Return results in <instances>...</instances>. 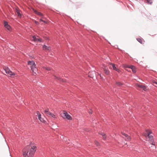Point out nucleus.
Masks as SVG:
<instances>
[{
	"label": "nucleus",
	"instance_id": "obj_22",
	"mask_svg": "<svg viewBox=\"0 0 157 157\" xmlns=\"http://www.w3.org/2000/svg\"><path fill=\"white\" fill-rule=\"evenodd\" d=\"M116 84L118 86H120L123 85V84L122 83L120 82H117Z\"/></svg>",
	"mask_w": 157,
	"mask_h": 157
},
{
	"label": "nucleus",
	"instance_id": "obj_6",
	"mask_svg": "<svg viewBox=\"0 0 157 157\" xmlns=\"http://www.w3.org/2000/svg\"><path fill=\"white\" fill-rule=\"evenodd\" d=\"M110 65H111V66H112L113 69L117 71L118 72H119L120 71V69L116 68L115 64H113L112 63H109V68H111V66H110Z\"/></svg>",
	"mask_w": 157,
	"mask_h": 157
},
{
	"label": "nucleus",
	"instance_id": "obj_3",
	"mask_svg": "<svg viewBox=\"0 0 157 157\" xmlns=\"http://www.w3.org/2000/svg\"><path fill=\"white\" fill-rule=\"evenodd\" d=\"M146 131L147 134H144V135L146 137H148L149 138L150 143L152 145H155V142L153 140V136L150 135V134L151 133V131L149 130H147Z\"/></svg>",
	"mask_w": 157,
	"mask_h": 157
},
{
	"label": "nucleus",
	"instance_id": "obj_19",
	"mask_svg": "<svg viewBox=\"0 0 157 157\" xmlns=\"http://www.w3.org/2000/svg\"><path fill=\"white\" fill-rule=\"evenodd\" d=\"M16 11L18 17H21V14L20 13L19 10L16 9Z\"/></svg>",
	"mask_w": 157,
	"mask_h": 157
},
{
	"label": "nucleus",
	"instance_id": "obj_29",
	"mask_svg": "<svg viewBox=\"0 0 157 157\" xmlns=\"http://www.w3.org/2000/svg\"><path fill=\"white\" fill-rule=\"evenodd\" d=\"M124 68H129V67L128 65H124Z\"/></svg>",
	"mask_w": 157,
	"mask_h": 157
},
{
	"label": "nucleus",
	"instance_id": "obj_31",
	"mask_svg": "<svg viewBox=\"0 0 157 157\" xmlns=\"http://www.w3.org/2000/svg\"><path fill=\"white\" fill-rule=\"evenodd\" d=\"M148 2L150 3H151V2L150 1V0H147Z\"/></svg>",
	"mask_w": 157,
	"mask_h": 157
},
{
	"label": "nucleus",
	"instance_id": "obj_13",
	"mask_svg": "<svg viewBox=\"0 0 157 157\" xmlns=\"http://www.w3.org/2000/svg\"><path fill=\"white\" fill-rule=\"evenodd\" d=\"M34 12L36 14L40 16H43V15L40 12L37 11V10L33 9Z\"/></svg>",
	"mask_w": 157,
	"mask_h": 157
},
{
	"label": "nucleus",
	"instance_id": "obj_25",
	"mask_svg": "<svg viewBox=\"0 0 157 157\" xmlns=\"http://www.w3.org/2000/svg\"><path fill=\"white\" fill-rule=\"evenodd\" d=\"M153 83L155 84L154 85L155 86H157V82H156V81H154L153 82Z\"/></svg>",
	"mask_w": 157,
	"mask_h": 157
},
{
	"label": "nucleus",
	"instance_id": "obj_27",
	"mask_svg": "<svg viewBox=\"0 0 157 157\" xmlns=\"http://www.w3.org/2000/svg\"><path fill=\"white\" fill-rule=\"evenodd\" d=\"M95 144L97 146H98L99 145V143L97 141H96L95 142Z\"/></svg>",
	"mask_w": 157,
	"mask_h": 157
},
{
	"label": "nucleus",
	"instance_id": "obj_2",
	"mask_svg": "<svg viewBox=\"0 0 157 157\" xmlns=\"http://www.w3.org/2000/svg\"><path fill=\"white\" fill-rule=\"evenodd\" d=\"M28 65L30 66L31 70L35 74H36L37 72V69L36 67V65L33 61H29L28 62Z\"/></svg>",
	"mask_w": 157,
	"mask_h": 157
},
{
	"label": "nucleus",
	"instance_id": "obj_18",
	"mask_svg": "<svg viewBox=\"0 0 157 157\" xmlns=\"http://www.w3.org/2000/svg\"><path fill=\"white\" fill-rule=\"evenodd\" d=\"M94 75L95 74V72L92 71V72H90L89 74V76L90 78H93L94 76H93V75Z\"/></svg>",
	"mask_w": 157,
	"mask_h": 157
},
{
	"label": "nucleus",
	"instance_id": "obj_12",
	"mask_svg": "<svg viewBox=\"0 0 157 157\" xmlns=\"http://www.w3.org/2000/svg\"><path fill=\"white\" fill-rule=\"evenodd\" d=\"M43 49L44 50H51V48L49 46H47L45 45L43 46Z\"/></svg>",
	"mask_w": 157,
	"mask_h": 157
},
{
	"label": "nucleus",
	"instance_id": "obj_20",
	"mask_svg": "<svg viewBox=\"0 0 157 157\" xmlns=\"http://www.w3.org/2000/svg\"><path fill=\"white\" fill-rule=\"evenodd\" d=\"M42 68L48 71L51 70V68L47 67H43Z\"/></svg>",
	"mask_w": 157,
	"mask_h": 157
},
{
	"label": "nucleus",
	"instance_id": "obj_1",
	"mask_svg": "<svg viewBox=\"0 0 157 157\" xmlns=\"http://www.w3.org/2000/svg\"><path fill=\"white\" fill-rule=\"evenodd\" d=\"M30 146L31 148L30 149L29 152V156L30 157H32L34 154L36 149V147L34 145V143L31 142L29 144V146L27 145L26 146L23 150V155L24 157H28L29 156L28 153L29 152V149Z\"/></svg>",
	"mask_w": 157,
	"mask_h": 157
},
{
	"label": "nucleus",
	"instance_id": "obj_10",
	"mask_svg": "<svg viewBox=\"0 0 157 157\" xmlns=\"http://www.w3.org/2000/svg\"><path fill=\"white\" fill-rule=\"evenodd\" d=\"M33 40L35 42H42V39L40 38H36L35 36H33Z\"/></svg>",
	"mask_w": 157,
	"mask_h": 157
},
{
	"label": "nucleus",
	"instance_id": "obj_7",
	"mask_svg": "<svg viewBox=\"0 0 157 157\" xmlns=\"http://www.w3.org/2000/svg\"><path fill=\"white\" fill-rule=\"evenodd\" d=\"M122 134L124 136V138H125L126 140L129 141L131 140V138L130 137L127 135V134L123 132H122Z\"/></svg>",
	"mask_w": 157,
	"mask_h": 157
},
{
	"label": "nucleus",
	"instance_id": "obj_28",
	"mask_svg": "<svg viewBox=\"0 0 157 157\" xmlns=\"http://www.w3.org/2000/svg\"><path fill=\"white\" fill-rule=\"evenodd\" d=\"M35 23L36 25H39V23L37 21H35Z\"/></svg>",
	"mask_w": 157,
	"mask_h": 157
},
{
	"label": "nucleus",
	"instance_id": "obj_21",
	"mask_svg": "<svg viewBox=\"0 0 157 157\" xmlns=\"http://www.w3.org/2000/svg\"><path fill=\"white\" fill-rule=\"evenodd\" d=\"M101 135L102 136L103 138L105 140L106 138V136L105 135V134L103 133H101Z\"/></svg>",
	"mask_w": 157,
	"mask_h": 157
},
{
	"label": "nucleus",
	"instance_id": "obj_11",
	"mask_svg": "<svg viewBox=\"0 0 157 157\" xmlns=\"http://www.w3.org/2000/svg\"><path fill=\"white\" fill-rule=\"evenodd\" d=\"M37 114L38 116V118L39 120L41 122H43L44 121V119L41 117V115L39 111L37 112Z\"/></svg>",
	"mask_w": 157,
	"mask_h": 157
},
{
	"label": "nucleus",
	"instance_id": "obj_4",
	"mask_svg": "<svg viewBox=\"0 0 157 157\" xmlns=\"http://www.w3.org/2000/svg\"><path fill=\"white\" fill-rule=\"evenodd\" d=\"M62 116L63 118L67 119L70 120H71L72 119L70 115L66 112L64 113L62 115Z\"/></svg>",
	"mask_w": 157,
	"mask_h": 157
},
{
	"label": "nucleus",
	"instance_id": "obj_15",
	"mask_svg": "<svg viewBox=\"0 0 157 157\" xmlns=\"http://www.w3.org/2000/svg\"><path fill=\"white\" fill-rule=\"evenodd\" d=\"M102 68H103L105 73L106 75H107L108 74V72L107 71V69H108L107 67H106L105 65L104 64L103 65Z\"/></svg>",
	"mask_w": 157,
	"mask_h": 157
},
{
	"label": "nucleus",
	"instance_id": "obj_17",
	"mask_svg": "<svg viewBox=\"0 0 157 157\" xmlns=\"http://www.w3.org/2000/svg\"><path fill=\"white\" fill-rule=\"evenodd\" d=\"M129 68L132 69V71L133 73H135L136 72V68L134 66L131 65L129 66Z\"/></svg>",
	"mask_w": 157,
	"mask_h": 157
},
{
	"label": "nucleus",
	"instance_id": "obj_30",
	"mask_svg": "<svg viewBox=\"0 0 157 157\" xmlns=\"http://www.w3.org/2000/svg\"><path fill=\"white\" fill-rule=\"evenodd\" d=\"M89 113L90 114H91L92 113V111L91 110H90L89 111Z\"/></svg>",
	"mask_w": 157,
	"mask_h": 157
},
{
	"label": "nucleus",
	"instance_id": "obj_14",
	"mask_svg": "<svg viewBox=\"0 0 157 157\" xmlns=\"http://www.w3.org/2000/svg\"><path fill=\"white\" fill-rule=\"evenodd\" d=\"M44 113L45 114L48 116H50V115H51V113L49 112L48 111V109H45L44 111Z\"/></svg>",
	"mask_w": 157,
	"mask_h": 157
},
{
	"label": "nucleus",
	"instance_id": "obj_5",
	"mask_svg": "<svg viewBox=\"0 0 157 157\" xmlns=\"http://www.w3.org/2000/svg\"><path fill=\"white\" fill-rule=\"evenodd\" d=\"M4 70L7 74L10 75L11 76H13L15 75V74L11 71L8 67L4 69Z\"/></svg>",
	"mask_w": 157,
	"mask_h": 157
},
{
	"label": "nucleus",
	"instance_id": "obj_23",
	"mask_svg": "<svg viewBox=\"0 0 157 157\" xmlns=\"http://www.w3.org/2000/svg\"><path fill=\"white\" fill-rule=\"evenodd\" d=\"M54 78L55 79H57L61 81V78H59L58 77H57L56 76H54Z\"/></svg>",
	"mask_w": 157,
	"mask_h": 157
},
{
	"label": "nucleus",
	"instance_id": "obj_8",
	"mask_svg": "<svg viewBox=\"0 0 157 157\" xmlns=\"http://www.w3.org/2000/svg\"><path fill=\"white\" fill-rule=\"evenodd\" d=\"M136 85L138 87L142 88L144 91H146L147 90L146 87L145 86L140 85L138 84H136Z\"/></svg>",
	"mask_w": 157,
	"mask_h": 157
},
{
	"label": "nucleus",
	"instance_id": "obj_26",
	"mask_svg": "<svg viewBox=\"0 0 157 157\" xmlns=\"http://www.w3.org/2000/svg\"><path fill=\"white\" fill-rule=\"evenodd\" d=\"M40 21H42V22H44V23H46V24L47 23V22L44 20H42V19H40Z\"/></svg>",
	"mask_w": 157,
	"mask_h": 157
},
{
	"label": "nucleus",
	"instance_id": "obj_16",
	"mask_svg": "<svg viewBox=\"0 0 157 157\" xmlns=\"http://www.w3.org/2000/svg\"><path fill=\"white\" fill-rule=\"evenodd\" d=\"M137 40L141 44H144L145 42L144 40L142 38H137Z\"/></svg>",
	"mask_w": 157,
	"mask_h": 157
},
{
	"label": "nucleus",
	"instance_id": "obj_9",
	"mask_svg": "<svg viewBox=\"0 0 157 157\" xmlns=\"http://www.w3.org/2000/svg\"><path fill=\"white\" fill-rule=\"evenodd\" d=\"M4 25L5 27L8 30H10L11 28L10 26L9 25L8 23L7 22L5 21L4 22Z\"/></svg>",
	"mask_w": 157,
	"mask_h": 157
},
{
	"label": "nucleus",
	"instance_id": "obj_24",
	"mask_svg": "<svg viewBox=\"0 0 157 157\" xmlns=\"http://www.w3.org/2000/svg\"><path fill=\"white\" fill-rule=\"evenodd\" d=\"M49 116H51L53 118H55L56 117L55 115L54 114L52 113H51V115H50Z\"/></svg>",
	"mask_w": 157,
	"mask_h": 157
}]
</instances>
